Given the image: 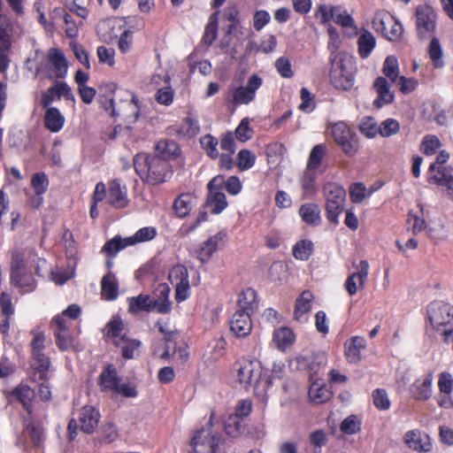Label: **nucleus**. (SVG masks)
Here are the masks:
<instances>
[{
	"label": "nucleus",
	"mask_w": 453,
	"mask_h": 453,
	"mask_svg": "<svg viewBox=\"0 0 453 453\" xmlns=\"http://www.w3.org/2000/svg\"><path fill=\"white\" fill-rule=\"evenodd\" d=\"M134 166L141 180L150 185L164 183L172 174L171 165L166 160L144 153L134 156Z\"/></svg>",
	"instance_id": "1"
},
{
	"label": "nucleus",
	"mask_w": 453,
	"mask_h": 453,
	"mask_svg": "<svg viewBox=\"0 0 453 453\" xmlns=\"http://www.w3.org/2000/svg\"><path fill=\"white\" fill-rule=\"evenodd\" d=\"M116 85L114 83H108L100 87L99 102L103 108L109 111L111 117L124 116L127 119L133 117L132 122H134L139 118V100L132 95L130 101L126 100L121 105L117 104L113 97Z\"/></svg>",
	"instance_id": "2"
},
{
	"label": "nucleus",
	"mask_w": 453,
	"mask_h": 453,
	"mask_svg": "<svg viewBox=\"0 0 453 453\" xmlns=\"http://www.w3.org/2000/svg\"><path fill=\"white\" fill-rule=\"evenodd\" d=\"M161 296L158 299L152 300L148 295H139L128 299V311L132 314H137L141 311L150 312L156 310L160 314H166L171 311V303L168 301L170 292L166 285H160L157 288Z\"/></svg>",
	"instance_id": "3"
},
{
	"label": "nucleus",
	"mask_w": 453,
	"mask_h": 453,
	"mask_svg": "<svg viewBox=\"0 0 453 453\" xmlns=\"http://www.w3.org/2000/svg\"><path fill=\"white\" fill-rule=\"evenodd\" d=\"M323 193L326 201V217L332 224L338 225V217L345 207L346 191L338 184L328 182L324 186Z\"/></svg>",
	"instance_id": "4"
},
{
	"label": "nucleus",
	"mask_w": 453,
	"mask_h": 453,
	"mask_svg": "<svg viewBox=\"0 0 453 453\" xmlns=\"http://www.w3.org/2000/svg\"><path fill=\"white\" fill-rule=\"evenodd\" d=\"M156 235L157 231L155 227L145 226L139 229L133 236L122 238L120 235H116L104 243L102 251L108 257H112L121 250L140 242L151 241Z\"/></svg>",
	"instance_id": "5"
},
{
	"label": "nucleus",
	"mask_w": 453,
	"mask_h": 453,
	"mask_svg": "<svg viewBox=\"0 0 453 453\" xmlns=\"http://www.w3.org/2000/svg\"><path fill=\"white\" fill-rule=\"evenodd\" d=\"M234 381L242 388L255 387L260 380L262 367L256 360H239L234 364Z\"/></svg>",
	"instance_id": "6"
},
{
	"label": "nucleus",
	"mask_w": 453,
	"mask_h": 453,
	"mask_svg": "<svg viewBox=\"0 0 453 453\" xmlns=\"http://www.w3.org/2000/svg\"><path fill=\"white\" fill-rule=\"evenodd\" d=\"M331 135L346 156L353 157L357 153L359 150L357 135L346 123L339 121L332 125Z\"/></svg>",
	"instance_id": "7"
},
{
	"label": "nucleus",
	"mask_w": 453,
	"mask_h": 453,
	"mask_svg": "<svg viewBox=\"0 0 453 453\" xmlns=\"http://www.w3.org/2000/svg\"><path fill=\"white\" fill-rule=\"evenodd\" d=\"M428 319L432 326L439 330L444 326V341L448 342L453 332V306L446 303H433L428 307Z\"/></svg>",
	"instance_id": "8"
},
{
	"label": "nucleus",
	"mask_w": 453,
	"mask_h": 453,
	"mask_svg": "<svg viewBox=\"0 0 453 453\" xmlns=\"http://www.w3.org/2000/svg\"><path fill=\"white\" fill-rule=\"evenodd\" d=\"M416 32L420 41H426L432 36L437 27V14L431 6L419 5L416 8Z\"/></svg>",
	"instance_id": "9"
},
{
	"label": "nucleus",
	"mask_w": 453,
	"mask_h": 453,
	"mask_svg": "<svg viewBox=\"0 0 453 453\" xmlns=\"http://www.w3.org/2000/svg\"><path fill=\"white\" fill-rule=\"evenodd\" d=\"M372 27L376 32L380 33L388 41L398 40L403 34L402 24L392 15L387 12L376 13Z\"/></svg>",
	"instance_id": "10"
},
{
	"label": "nucleus",
	"mask_w": 453,
	"mask_h": 453,
	"mask_svg": "<svg viewBox=\"0 0 453 453\" xmlns=\"http://www.w3.org/2000/svg\"><path fill=\"white\" fill-rule=\"evenodd\" d=\"M427 181L440 188H445L447 196L453 202V167L450 165L439 166L430 165L427 171Z\"/></svg>",
	"instance_id": "11"
},
{
	"label": "nucleus",
	"mask_w": 453,
	"mask_h": 453,
	"mask_svg": "<svg viewBox=\"0 0 453 453\" xmlns=\"http://www.w3.org/2000/svg\"><path fill=\"white\" fill-rule=\"evenodd\" d=\"M263 81L257 74L251 75L246 86H239L232 92L231 102L235 104H248L255 99L256 91L262 86Z\"/></svg>",
	"instance_id": "12"
},
{
	"label": "nucleus",
	"mask_w": 453,
	"mask_h": 453,
	"mask_svg": "<svg viewBox=\"0 0 453 453\" xmlns=\"http://www.w3.org/2000/svg\"><path fill=\"white\" fill-rule=\"evenodd\" d=\"M298 369L307 370L310 380H320V371L326 365V356L323 352L307 356H299L296 358Z\"/></svg>",
	"instance_id": "13"
},
{
	"label": "nucleus",
	"mask_w": 453,
	"mask_h": 453,
	"mask_svg": "<svg viewBox=\"0 0 453 453\" xmlns=\"http://www.w3.org/2000/svg\"><path fill=\"white\" fill-rule=\"evenodd\" d=\"M51 326L59 349L65 351L74 347L75 339L70 333L64 317L58 315L53 318Z\"/></svg>",
	"instance_id": "14"
},
{
	"label": "nucleus",
	"mask_w": 453,
	"mask_h": 453,
	"mask_svg": "<svg viewBox=\"0 0 453 453\" xmlns=\"http://www.w3.org/2000/svg\"><path fill=\"white\" fill-rule=\"evenodd\" d=\"M219 441V436L211 434L209 430L202 429L191 440L193 450L190 453H216Z\"/></svg>",
	"instance_id": "15"
},
{
	"label": "nucleus",
	"mask_w": 453,
	"mask_h": 453,
	"mask_svg": "<svg viewBox=\"0 0 453 453\" xmlns=\"http://www.w3.org/2000/svg\"><path fill=\"white\" fill-rule=\"evenodd\" d=\"M329 77L332 84L337 89L347 90L353 85V75L346 70L342 60L333 62Z\"/></svg>",
	"instance_id": "16"
},
{
	"label": "nucleus",
	"mask_w": 453,
	"mask_h": 453,
	"mask_svg": "<svg viewBox=\"0 0 453 453\" xmlns=\"http://www.w3.org/2000/svg\"><path fill=\"white\" fill-rule=\"evenodd\" d=\"M357 272L351 273L345 281V288L350 296L355 295L362 288L368 276L369 264L366 260L360 261L357 267Z\"/></svg>",
	"instance_id": "17"
},
{
	"label": "nucleus",
	"mask_w": 453,
	"mask_h": 453,
	"mask_svg": "<svg viewBox=\"0 0 453 453\" xmlns=\"http://www.w3.org/2000/svg\"><path fill=\"white\" fill-rule=\"evenodd\" d=\"M231 331L238 337L249 335L252 329L250 313L245 310H238L230 321Z\"/></svg>",
	"instance_id": "18"
},
{
	"label": "nucleus",
	"mask_w": 453,
	"mask_h": 453,
	"mask_svg": "<svg viewBox=\"0 0 453 453\" xmlns=\"http://www.w3.org/2000/svg\"><path fill=\"white\" fill-rule=\"evenodd\" d=\"M405 444L412 450L428 453L432 450L429 435L422 434L418 430L408 431L403 437Z\"/></svg>",
	"instance_id": "19"
},
{
	"label": "nucleus",
	"mask_w": 453,
	"mask_h": 453,
	"mask_svg": "<svg viewBox=\"0 0 453 453\" xmlns=\"http://www.w3.org/2000/svg\"><path fill=\"white\" fill-rule=\"evenodd\" d=\"M108 203L116 209L126 208L129 203L126 187H122L118 180L109 182L107 190Z\"/></svg>",
	"instance_id": "20"
},
{
	"label": "nucleus",
	"mask_w": 453,
	"mask_h": 453,
	"mask_svg": "<svg viewBox=\"0 0 453 453\" xmlns=\"http://www.w3.org/2000/svg\"><path fill=\"white\" fill-rule=\"evenodd\" d=\"M100 418L99 411L93 406L86 405L81 410L80 423L81 430L85 434H92L98 425Z\"/></svg>",
	"instance_id": "21"
},
{
	"label": "nucleus",
	"mask_w": 453,
	"mask_h": 453,
	"mask_svg": "<svg viewBox=\"0 0 453 453\" xmlns=\"http://www.w3.org/2000/svg\"><path fill=\"white\" fill-rule=\"evenodd\" d=\"M433 372H428L422 379L417 380L411 388L413 397L418 401L428 400L433 393Z\"/></svg>",
	"instance_id": "22"
},
{
	"label": "nucleus",
	"mask_w": 453,
	"mask_h": 453,
	"mask_svg": "<svg viewBox=\"0 0 453 453\" xmlns=\"http://www.w3.org/2000/svg\"><path fill=\"white\" fill-rule=\"evenodd\" d=\"M373 88L378 94V97L373 101L376 108H381L394 101V94L390 91V86L386 78L378 77L373 83Z\"/></svg>",
	"instance_id": "23"
},
{
	"label": "nucleus",
	"mask_w": 453,
	"mask_h": 453,
	"mask_svg": "<svg viewBox=\"0 0 453 453\" xmlns=\"http://www.w3.org/2000/svg\"><path fill=\"white\" fill-rule=\"evenodd\" d=\"M366 347L365 338L353 336L345 342V356L349 363L357 364L361 360V351Z\"/></svg>",
	"instance_id": "24"
},
{
	"label": "nucleus",
	"mask_w": 453,
	"mask_h": 453,
	"mask_svg": "<svg viewBox=\"0 0 453 453\" xmlns=\"http://www.w3.org/2000/svg\"><path fill=\"white\" fill-rule=\"evenodd\" d=\"M226 236L223 232H219L205 241L202 247L197 250V258L202 263L208 262L214 252L218 250L219 243Z\"/></svg>",
	"instance_id": "25"
},
{
	"label": "nucleus",
	"mask_w": 453,
	"mask_h": 453,
	"mask_svg": "<svg viewBox=\"0 0 453 453\" xmlns=\"http://www.w3.org/2000/svg\"><path fill=\"white\" fill-rule=\"evenodd\" d=\"M156 155L168 162L171 159L178 157L180 154V149L176 142L169 139L160 140L155 147Z\"/></svg>",
	"instance_id": "26"
},
{
	"label": "nucleus",
	"mask_w": 453,
	"mask_h": 453,
	"mask_svg": "<svg viewBox=\"0 0 453 453\" xmlns=\"http://www.w3.org/2000/svg\"><path fill=\"white\" fill-rule=\"evenodd\" d=\"M48 59L54 67L56 78H64L67 73L68 65L63 51L55 48L50 49Z\"/></svg>",
	"instance_id": "27"
},
{
	"label": "nucleus",
	"mask_w": 453,
	"mask_h": 453,
	"mask_svg": "<svg viewBox=\"0 0 453 453\" xmlns=\"http://www.w3.org/2000/svg\"><path fill=\"white\" fill-rule=\"evenodd\" d=\"M102 296L108 301H113L119 295V284L115 275L109 272L101 280Z\"/></svg>",
	"instance_id": "28"
},
{
	"label": "nucleus",
	"mask_w": 453,
	"mask_h": 453,
	"mask_svg": "<svg viewBox=\"0 0 453 453\" xmlns=\"http://www.w3.org/2000/svg\"><path fill=\"white\" fill-rule=\"evenodd\" d=\"M314 296L312 293L309 290H304L300 296L296 299L294 310V318L297 321L305 320L304 316L311 310V303L312 302Z\"/></svg>",
	"instance_id": "29"
},
{
	"label": "nucleus",
	"mask_w": 453,
	"mask_h": 453,
	"mask_svg": "<svg viewBox=\"0 0 453 453\" xmlns=\"http://www.w3.org/2000/svg\"><path fill=\"white\" fill-rule=\"evenodd\" d=\"M114 345L120 349L121 355L125 359H132L134 357V351L138 349L142 342L136 339H131L126 334L121 335L119 339L114 340Z\"/></svg>",
	"instance_id": "30"
},
{
	"label": "nucleus",
	"mask_w": 453,
	"mask_h": 453,
	"mask_svg": "<svg viewBox=\"0 0 453 453\" xmlns=\"http://www.w3.org/2000/svg\"><path fill=\"white\" fill-rule=\"evenodd\" d=\"M120 382L117 370L113 365H108L99 376V385L103 391H115Z\"/></svg>",
	"instance_id": "31"
},
{
	"label": "nucleus",
	"mask_w": 453,
	"mask_h": 453,
	"mask_svg": "<svg viewBox=\"0 0 453 453\" xmlns=\"http://www.w3.org/2000/svg\"><path fill=\"white\" fill-rule=\"evenodd\" d=\"M65 124V118L56 107L46 109L44 115L45 127L52 133H57L62 129Z\"/></svg>",
	"instance_id": "32"
},
{
	"label": "nucleus",
	"mask_w": 453,
	"mask_h": 453,
	"mask_svg": "<svg viewBox=\"0 0 453 453\" xmlns=\"http://www.w3.org/2000/svg\"><path fill=\"white\" fill-rule=\"evenodd\" d=\"M299 215L308 225L318 226L321 222L320 208L316 203H309L301 205Z\"/></svg>",
	"instance_id": "33"
},
{
	"label": "nucleus",
	"mask_w": 453,
	"mask_h": 453,
	"mask_svg": "<svg viewBox=\"0 0 453 453\" xmlns=\"http://www.w3.org/2000/svg\"><path fill=\"white\" fill-rule=\"evenodd\" d=\"M319 380H311V384L309 388V396L315 403H322L328 401L332 396L331 390L323 383L319 382Z\"/></svg>",
	"instance_id": "34"
},
{
	"label": "nucleus",
	"mask_w": 453,
	"mask_h": 453,
	"mask_svg": "<svg viewBox=\"0 0 453 453\" xmlns=\"http://www.w3.org/2000/svg\"><path fill=\"white\" fill-rule=\"evenodd\" d=\"M316 172L305 169L302 177L300 178V184L303 191V196L305 198L311 197L316 194Z\"/></svg>",
	"instance_id": "35"
},
{
	"label": "nucleus",
	"mask_w": 453,
	"mask_h": 453,
	"mask_svg": "<svg viewBox=\"0 0 453 453\" xmlns=\"http://www.w3.org/2000/svg\"><path fill=\"white\" fill-rule=\"evenodd\" d=\"M326 153V147L324 144L315 145L309 156L307 165L305 169L316 172L322 163L323 158Z\"/></svg>",
	"instance_id": "36"
},
{
	"label": "nucleus",
	"mask_w": 453,
	"mask_h": 453,
	"mask_svg": "<svg viewBox=\"0 0 453 453\" xmlns=\"http://www.w3.org/2000/svg\"><path fill=\"white\" fill-rule=\"evenodd\" d=\"M32 356L35 361L34 365L39 374V379L47 380V372L50 365L49 357L44 355L42 350H35L32 352Z\"/></svg>",
	"instance_id": "37"
},
{
	"label": "nucleus",
	"mask_w": 453,
	"mask_h": 453,
	"mask_svg": "<svg viewBox=\"0 0 453 453\" xmlns=\"http://www.w3.org/2000/svg\"><path fill=\"white\" fill-rule=\"evenodd\" d=\"M31 184L35 194L39 196L35 205V208H37L42 202L41 196L46 192L49 186V180L44 173H36L32 177Z\"/></svg>",
	"instance_id": "38"
},
{
	"label": "nucleus",
	"mask_w": 453,
	"mask_h": 453,
	"mask_svg": "<svg viewBox=\"0 0 453 453\" xmlns=\"http://www.w3.org/2000/svg\"><path fill=\"white\" fill-rule=\"evenodd\" d=\"M273 340L280 349H285L293 344L295 334L290 328L281 327L274 332Z\"/></svg>",
	"instance_id": "39"
},
{
	"label": "nucleus",
	"mask_w": 453,
	"mask_h": 453,
	"mask_svg": "<svg viewBox=\"0 0 453 453\" xmlns=\"http://www.w3.org/2000/svg\"><path fill=\"white\" fill-rule=\"evenodd\" d=\"M238 304L239 310L252 311L257 307V292L251 288H246L242 291Z\"/></svg>",
	"instance_id": "40"
},
{
	"label": "nucleus",
	"mask_w": 453,
	"mask_h": 453,
	"mask_svg": "<svg viewBox=\"0 0 453 453\" xmlns=\"http://www.w3.org/2000/svg\"><path fill=\"white\" fill-rule=\"evenodd\" d=\"M225 430L232 437L239 436L245 431L243 418L230 415L225 422Z\"/></svg>",
	"instance_id": "41"
},
{
	"label": "nucleus",
	"mask_w": 453,
	"mask_h": 453,
	"mask_svg": "<svg viewBox=\"0 0 453 453\" xmlns=\"http://www.w3.org/2000/svg\"><path fill=\"white\" fill-rule=\"evenodd\" d=\"M218 15V12L212 13L210 16L209 22L205 27L204 35L203 36V42L207 45H211L217 38L219 20Z\"/></svg>",
	"instance_id": "42"
},
{
	"label": "nucleus",
	"mask_w": 453,
	"mask_h": 453,
	"mask_svg": "<svg viewBox=\"0 0 453 453\" xmlns=\"http://www.w3.org/2000/svg\"><path fill=\"white\" fill-rule=\"evenodd\" d=\"M313 251V243L310 240L297 242L293 248V256L299 260H308Z\"/></svg>",
	"instance_id": "43"
},
{
	"label": "nucleus",
	"mask_w": 453,
	"mask_h": 453,
	"mask_svg": "<svg viewBox=\"0 0 453 453\" xmlns=\"http://www.w3.org/2000/svg\"><path fill=\"white\" fill-rule=\"evenodd\" d=\"M207 203L211 206V212L215 214L220 213L227 206L226 196L221 191L209 193Z\"/></svg>",
	"instance_id": "44"
},
{
	"label": "nucleus",
	"mask_w": 453,
	"mask_h": 453,
	"mask_svg": "<svg viewBox=\"0 0 453 453\" xmlns=\"http://www.w3.org/2000/svg\"><path fill=\"white\" fill-rule=\"evenodd\" d=\"M12 395L19 399L29 413L32 411L31 401L34 396V391L29 387L19 386L13 390Z\"/></svg>",
	"instance_id": "45"
},
{
	"label": "nucleus",
	"mask_w": 453,
	"mask_h": 453,
	"mask_svg": "<svg viewBox=\"0 0 453 453\" xmlns=\"http://www.w3.org/2000/svg\"><path fill=\"white\" fill-rule=\"evenodd\" d=\"M191 196L189 194H181L173 203V210L179 218H185L190 211Z\"/></svg>",
	"instance_id": "46"
},
{
	"label": "nucleus",
	"mask_w": 453,
	"mask_h": 453,
	"mask_svg": "<svg viewBox=\"0 0 453 453\" xmlns=\"http://www.w3.org/2000/svg\"><path fill=\"white\" fill-rule=\"evenodd\" d=\"M431 42L428 45L427 52L432 59L434 67L439 68L442 66V49L439 39L436 36H432Z\"/></svg>",
	"instance_id": "47"
},
{
	"label": "nucleus",
	"mask_w": 453,
	"mask_h": 453,
	"mask_svg": "<svg viewBox=\"0 0 453 453\" xmlns=\"http://www.w3.org/2000/svg\"><path fill=\"white\" fill-rule=\"evenodd\" d=\"M54 17H57L58 15L61 17L66 25L65 28V35L69 38H75L78 36L79 34V28L78 25L74 22L72 15L68 12H62L58 9H55L53 11Z\"/></svg>",
	"instance_id": "48"
},
{
	"label": "nucleus",
	"mask_w": 453,
	"mask_h": 453,
	"mask_svg": "<svg viewBox=\"0 0 453 453\" xmlns=\"http://www.w3.org/2000/svg\"><path fill=\"white\" fill-rule=\"evenodd\" d=\"M375 46L374 36L367 32L358 38V50L362 58H367Z\"/></svg>",
	"instance_id": "49"
},
{
	"label": "nucleus",
	"mask_w": 453,
	"mask_h": 453,
	"mask_svg": "<svg viewBox=\"0 0 453 453\" xmlns=\"http://www.w3.org/2000/svg\"><path fill=\"white\" fill-rule=\"evenodd\" d=\"M382 72L384 75L392 82H395L399 78V66L397 58L394 56H388L384 62Z\"/></svg>",
	"instance_id": "50"
},
{
	"label": "nucleus",
	"mask_w": 453,
	"mask_h": 453,
	"mask_svg": "<svg viewBox=\"0 0 453 453\" xmlns=\"http://www.w3.org/2000/svg\"><path fill=\"white\" fill-rule=\"evenodd\" d=\"M200 143L211 158L215 159L219 157V153L217 149L219 142L214 136L209 134H205L201 137Z\"/></svg>",
	"instance_id": "51"
},
{
	"label": "nucleus",
	"mask_w": 453,
	"mask_h": 453,
	"mask_svg": "<svg viewBox=\"0 0 453 453\" xmlns=\"http://www.w3.org/2000/svg\"><path fill=\"white\" fill-rule=\"evenodd\" d=\"M256 162V156L249 150H241L237 154V166L241 171L250 169Z\"/></svg>",
	"instance_id": "52"
},
{
	"label": "nucleus",
	"mask_w": 453,
	"mask_h": 453,
	"mask_svg": "<svg viewBox=\"0 0 453 453\" xmlns=\"http://www.w3.org/2000/svg\"><path fill=\"white\" fill-rule=\"evenodd\" d=\"M12 37V24L4 16L0 18V42L4 49H10Z\"/></svg>",
	"instance_id": "53"
},
{
	"label": "nucleus",
	"mask_w": 453,
	"mask_h": 453,
	"mask_svg": "<svg viewBox=\"0 0 453 453\" xmlns=\"http://www.w3.org/2000/svg\"><path fill=\"white\" fill-rule=\"evenodd\" d=\"M26 271L24 255L19 251L13 252L12 257L11 280H16L19 273Z\"/></svg>",
	"instance_id": "54"
},
{
	"label": "nucleus",
	"mask_w": 453,
	"mask_h": 453,
	"mask_svg": "<svg viewBox=\"0 0 453 453\" xmlns=\"http://www.w3.org/2000/svg\"><path fill=\"white\" fill-rule=\"evenodd\" d=\"M360 132L368 138H373L380 133L375 119L372 117H365L359 125Z\"/></svg>",
	"instance_id": "55"
},
{
	"label": "nucleus",
	"mask_w": 453,
	"mask_h": 453,
	"mask_svg": "<svg viewBox=\"0 0 453 453\" xmlns=\"http://www.w3.org/2000/svg\"><path fill=\"white\" fill-rule=\"evenodd\" d=\"M26 432L28 434L33 443L39 447L43 440L42 427L40 424L29 422L26 426Z\"/></svg>",
	"instance_id": "56"
},
{
	"label": "nucleus",
	"mask_w": 453,
	"mask_h": 453,
	"mask_svg": "<svg viewBox=\"0 0 453 453\" xmlns=\"http://www.w3.org/2000/svg\"><path fill=\"white\" fill-rule=\"evenodd\" d=\"M275 68L280 75L283 78L289 79L294 76V72L291 68L290 61L286 57H280L276 60Z\"/></svg>",
	"instance_id": "57"
},
{
	"label": "nucleus",
	"mask_w": 453,
	"mask_h": 453,
	"mask_svg": "<svg viewBox=\"0 0 453 453\" xmlns=\"http://www.w3.org/2000/svg\"><path fill=\"white\" fill-rule=\"evenodd\" d=\"M169 280L172 284L178 283V281L188 280V273L187 267L182 265H174L170 270Z\"/></svg>",
	"instance_id": "58"
},
{
	"label": "nucleus",
	"mask_w": 453,
	"mask_h": 453,
	"mask_svg": "<svg viewBox=\"0 0 453 453\" xmlns=\"http://www.w3.org/2000/svg\"><path fill=\"white\" fill-rule=\"evenodd\" d=\"M438 388L441 393L450 395L453 390V377L448 372H442L439 375Z\"/></svg>",
	"instance_id": "59"
},
{
	"label": "nucleus",
	"mask_w": 453,
	"mask_h": 453,
	"mask_svg": "<svg viewBox=\"0 0 453 453\" xmlns=\"http://www.w3.org/2000/svg\"><path fill=\"white\" fill-rule=\"evenodd\" d=\"M334 21L343 27H352L354 19L346 11H341L339 6H334Z\"/></svg>",
	"instance_id": "60"
},
{
	"label": "nucleus",
	"mask_w": 453,
	"mask_h": 453,
	"mask_svg": "<svg viewBox=\"0 0 453 453\" xmlns=\"http://www.w3.org/2000/svg\"><path fill=\"white\" fill-rule=\"evenodd\" d=\"M440 144V141L437 137L426 135L420 145V150L426 155H433L436 152Z\"/></svg>",
	"instance_id": "61"
},
{
	"label": "nucleus",
	"mask_w": 453,
	"mask_h": 453,
	"mask_svg": "<svg viewBox=\"0 0 453 453\" xmlns=\"http://www.w3.org/2000/svg\"><path fill=\"white\" fill-rule=\"evenodd\" d=\"M373 403L380 410H388L390 407V401L384 389H376L372 393Z\"/></svg>",
	"instance_id": "62"
},
{
	"label": "nucleus",
	"mask_w": 453,
	"mask_h": 453,
	"mask_svg": "<svg viewBox=\"0 0 453 453\" xmlns=\"http://www.w3.org/2000/svg\"><path fill=\"white\" fill-rule=\"evenodd\" d=\"M407 223L411 225V228L413 234H417L426 229V223L423 218L418 217L417 214L413 213L411 211L408 213Z\"/></svg>",
	"instance_id": "63"
},
{
	"label": "nucleus",
	"mask_w": 453,
	"mask_h": 453,
	"mask_svg": "<svg viewBox=\"0 0 453 453\" xmlns=\"http://www.w3.org/2000/svg\"><path fill=\"white\" fill-rule=\"evenodd\" d=\"M341 430L347 434H354L360 430V424L356 416L351 415L346 418L342 425Z\"/></svg>",
	"instance_id": "64"
}]
</instances>
